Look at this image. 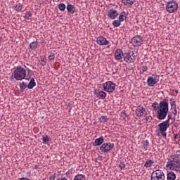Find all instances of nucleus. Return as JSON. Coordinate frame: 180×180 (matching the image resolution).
<instances>
[{
	"instance_id": "obj_25",
	"label": "nucleus",
	"mask_w": 180,
	"mask_h": 180,
	"mask_svg": "<svg viewBox=\"0 0 180 180\" xmlns=\"http://www.w3.org/2000/svg\"><path fill=\"white\" fill-rule=\"evenodd\" d=\"M98 96L99 99H105V98H106V93L103 91H101L98 92Z\"/></svg>"
},
{
	"instance_id": "obj_26",
	"label": "nucleus",
	"mask_w": 180,
	"mask_h": 180,
	"mask_svg": "<svg viewBox=\"0 0 180 180\" xmlns=\"http://www.w3.org/2000/svg\"><path fill=\"white\" fill-rule=\"evenodd\" d=\"M37 41H32V43L30 44V49L31 50H36L37 49Z\"/></svg>"
},
{
	"instance_id": "obj_2",
	"label": "nucleus",
	"mask_w": 180,
	"mask_h": 180,
	"mask_svg": "<svg viewBox=\"0 0 180 180\" xmlns=\"http://www.w3.org/2000/svg\"><path fill=\"white\" fill-rule=\"evenodd\" d=\"M172 160H169L167 163L166 167L172 171H179L180 169V155L176 154L171 157Z\"/></svg>"
},
{
	"instance_id": "obj_32",
	"label": "nucleus",
	"mask_w": 180,
	"mask_h": 180,
	"mask_svg": "<svg viewBox=\"0 0 180 180\" xmlns=\"http://www.w3.org/2000/svg\"><path fill=\"white\" fill-rule=\"evenodd\" d=\"M148 70V67L147 65H143L141 68V70L139 71L140 74H143V72H147V70Z\"/></svg>"
},
{
	"instance_id": "obj_37",
	"label": "nucleus",
	"mask_w": 180,
	"mask_h": 180,
	"mask_svg": "<svg viewBox=\"0 0 180 180\" xmlns=\"http://www.w3.org/2000/svg\"><path fill=\"white\" fill-rule=\"evenodd\" d=\"M46 64H47V59L43 58L42 60H41V65H42V67H44Z\"/></svg>"
},
{
	"instance_id": "obj_44",
	"label": "nucleus",
	"mask_w": 180,
	"mask_h": 180,
	"mask_svg": "<svg viewBox=\"0 0 180 180\" xmlns=\"http://www.w3.org/2000/svg\"><path fill=\"white\" fill-rule=\"evenodd\" d=\"M174 127H179V124H178V122H175V123H174Z\"/></svg>"
},
{
	"instance_id": "obj_20",
	"label": "nucleus",
	"mask_w": 180,
	"mask_h": 180,
	"mask_svg": "<svg viewBox=\"0 0 180 180\" xmlns=\"http://www.w3.org/2000/svg\"><path fill=\"white\" fill-rule=\"evenodd\" d=\"M67 11L69 13H75V7L72 4H68Z\"/></svg>"
},
{
	"instance_id": "obj_36",
	"label": "nucleus",
	"mask_w": 180,
	"mask_h": 180,
	"mask_svg": "<svg viewBox=\"0 0 180 180\" xmlns=\"http://www.w3.org/2000/svg\"><path fill=\"white\" fill-rule=\"evenodd\" d=\"M119 167L121 169H124L126 168V164H124V162H121Z\"/></svg>"
},
{
	"instance_id": "obj_31",
	"label": "nucleus",
	"mask_w": 180,
	"mask_h": 180,
	"mask_svg": "<svg viewBox=\"0 0 180 180\" xmlns=\"http://www.w3.org/2000/svg\"><path fill=\"white\" fill-rule=\"evenodd\" d=\"M49 61H53L56 58V53L51 52L48 57Z\"/></svg>"
},
{
	"instance_id": "obj_34",
	"label": "nucleus",
	"mask_w": 180,
	"mask_h": 180,
	"mask_svg": "<svg viewBox=\"0 0 180 180\" xmlns=\"http://www.w3.org/2000/svg\"><path fill=\"white\" fill-rule=\"evenodd\" d=\"M124 11L122 12L120 16H119V20H120L121 22H123L124 20V18H126V16L124 15Z\"/></svg>"
},
{
	"instance_id": "obj_38",
	"label": "nucleus",
	"mask_w": 180,
	"mask_h": 180,
	"mask_svg": "<svg viewBox=\"0 0 180 180\" xmlns=\"http://www.w3.org/2000/svg\"><path fill=\"white\" fill-rule=\"evenodd\" d=\"M170 105H171L172 109L176 108V103L175 101H171Z\"/></svg>"
},
{
	"instance_id": "obj_39",
	"label": "nucleus",
	"mask_w": 180,
	"mask_h": 180,
	"mask_svg": "<svg viewBox=\"0 0 180 180\" xmlns=\"http://www.w3.org/2000/svg\"><path fill=\"white\" fill-rule=\"evenodd\" d=\"M20 89H26V83L22 82L20 84Z\"/></svg>"
},
{
	"instance_id": "obj_13",
	"label": "nucleus",
	"mask_w": 180,
	"mask_h": 180,
	"mask_svg": "<svg viewBox=\"0 0 180 180\" xmlns=\"http://www.w3.org/2000/svg\"><path fill=\"white\" fill-rule=\"evenodd\" d=\"M108 16L110 18V19H116V18L119 16V13L115 9H110L108 12Z\"/></svg>"
},
{
	"instance_id": "obj_29",
	"label": "nucleus",
	"mask_w": 180,
	"mask_h": 180,
	"mask_svg": "<svg viewBox=\"0 0 180 180\" xmlns=\"http://www.w3.org/2000/svg\"><path fill=\"white\" fill-rule=\"evenodd\" d=\"M109 120V118H108V116L106 115H102L100 118L101 123H106Z\"/></svg>"
},
{
	"instance_id": "obj_33",
	"label": "nucleus",
	"mask_w": 180,
	"mask_h": 180,
	"mask_svg": "<svg viewBox=\"0 0 180 180\" xmlns=\"http://www.w3.org/2000/svg\"><path fill=\"white\" fill-rule=\"evenodd\" d=\"M32 11H27L25 13L24 18L25 19H27V20L30 19V18H32Z\"/></svg>"
},
{
	"instance_id": "obj_41",
	"label": "nucleus",
	"mask_w": 180,
	"mask_h": 180,
	"mask_svg": "<svg viewBox=\"0 0 180 180\" xmlns=\"http://www.w3.org/2000/svg\"><path fill=\"white\" fill-rule=\"evenodd\" d=\"M126 111H122V112H121V117H123V119H125V117H126Z\"/></svg>"
},
{
	"instance_id": "obj_5",
	"label": "nucleus",
	"mask_w": 180,
	"mask_h": 180,
	"mask_svg": "<svg viewBox=\"0 0 180 180\" xmlns=\"http://www.w3.org/2000/svg\"><path fill=\"white\" fill-rule=\"evenodd\" d=\"M151 180H165V174L162 170L157 169L151 174Z\"/></svg>"
},
{
	"instance_id": "obj_43",
	"label": "nucleus",
	"mask_w": 180,
	"mask_h": 180,
	"mask_svg": "<svg viewBox=\"0 0 180 180\" xmlns=\"http://www.w3.org/2000/svg\"><path fill=\"white\" fill-rule=\"evenodd\" d=\"M49 180H54V179H56V174H54L53 175L49 176Z\"/></svg>"
},
{
	"instance_id": "obj_3",
	"label": "nucleus",
	"mask_w": 180,
	"mask_h": 180,
	"mask_svg": "<svg viewBox=\"0 0 180 180\" xmlns=\"http://www.w3.org/2000/svg\"><path fill=\"white\" fill-rule=\"evenodd\" d=\"M13 77L16 81H22L26 78V70L22 66L14 68Z\"/></svg>"
},
{
	"instance_id": "obj_35",
	"label": "nucleus",
	"mask_w": 180,
	"mask_h": 180,
	"mask_svg": "<svg viewBox=\"0 0 180 180\" xmlns=\"http://www.w3.org/2000/svg\"><path fill=\"white\" fill-rule=\"evenodd\" d=\"M42 140H43L44 143L47 144V143H49V141H50V138H49L48 136H46L45 137L42 138Z\"/></svg>"
},
{
	"instance_id": "obj_28",
	"label": "nucleus",
	"mask_w": 180,
	"mask_h": 180,
	"mask_svg": "<svg viewBox=\"0 0 180 180\" xmlns=\"http://www.w3.org/2000/svg\"><path fill=\"white\" fill-rule=\"evenodd\" d=\"M74 180H85V175L77 174L74 177Z\"/></svg>"
},
{
	"instance_id": "obj_18",
	"label": "nucleus",
	"mask_w": 180,
	"mask_h": 180,
	"mask_svg": "<svg viewBox=\"0 0 180 180\" xmlns=\"http://www.w3.org/2000/svg\"><path fill=\"white\" fill-rule=\"evenodd\" d=\"M167 180H175L176 179V174L174 173V172H170L167 174Z\"/></svg>"
},
{
	"instance_id": "obj_47",
	"label": "nucleus",
	"mask_w": 180,
	"mask_h": 180,
	"mask_svg": "<svg viewBox=\"0 0 180 180\" xmlns=\"http://www.w3.org/2000/svg\"><path fill=\"white\" fill-rule=\"evenodd\" d=\"M27 71L28 73H30V69H27Z\"/></svg>"
},
{
	"instance_id": "obj_16",
	"label": "nucleus",
	"mask_w": 180,
	"mask_h": 180,
	"mask_svg": "<svg viewBox=\"0 0 180 180\" xmlns=\"http://www.w3.org/2000/svg\"><path fill=\"white\" fill-rule=\"evenodd\" d=\"M103 141H105V139L103 138V136L96 139L94 142L93 143V146L94 147H98V146H101V144H103Z\"/></svg>"
},
{
	"instance_id": "obj_11",
	"label": "nucleus",
	"mask_w": 180,
	"mask_h": 180,
	"mask_svg": "<svg viewBox=\"0 0 180 180\" xmlns=\"http://www.w3.org/2000/svg\"><path fill=\"white\" fill-rule=\"evenodd\" d=\"M96 43L99 46H108L109 44V41L103 37H98L96 38Z\"/></svg>"
},
{
	"instance_id": "obj_8",
	"label": "nucleus",
	"mask_w": 180,
	"mask_h": 180,
	"mask_svg": "<svg viewBox=\"0 0 180 180\" xmlns=\"http://www.w3.org/2000/svg\"><path fill=\"white\" fill-rule=\"evenodd\" d=\"M103 89L105 92L112 93L116 89V84L110 81L106 82L103 84Z\"/></svg>"
},
{
	"instance_id": "obj_22",
	"label": "nucleus",
	"mask_w": 180,
	"mask_h": 180,
	"mask_svg": "<svg viewBox=\"0 0 180 180\" xmlns=\"http://www.w3.org/2000/svg\"><path fill=\"white\" fill-rule=\"evenodd\" d=\"M22 8H23V6L20 3H16L14 5V9L17 12H20L22 11Z\"/></svg>"
},
{
	"instance_id": "obj_50",
	"label": "nucleus",
	"mask_w": 180,
	"mask_h": 180,
	"mask_svg": "<svg viewBox=\"0 0 180 180\" xmlns=\"http://www.w3.org/2000/svg\"><path fill=\"white\" fill-rule=\"evenodd\" d=\"M13 78V76H11V79H12Z\"/></svg>"
},
{
	"instance_id": "obj_14",
	"label": "nucleus",
	"mask_w": 180,
	"mask_h": 180,
	"mask_svg": "<svg viewBox=\"0 0 180 180\" xmlns=\"http://www.w3.org/2000/svg\"><path fill=\"white\" fill-rule=\"evenodd\" d=\"M124 57L123 51L120 49H117L115 52V58L116 60H122Z\"/></svg>"
},
{
	"instance_id": "obj_10",
	"label": "nucleus",
	"mask_w": 180,
	"mask_h": 180,
	"mask_svg": "<svg viewBox=\"0 0 180 180\" xmlns=\"http://www.w3.org/2000/svg\"><path fill=\"white\" fill-rule=\"evenodd\" d=\"M160 81V76L153 75V77H150L147 79L148 86H154L155 84H158Z\"/></svg>"
},
{
	"instance_id": "obj_42",
	"label": "nucleus",
	"mask_w": 180,
	"mask_h": 180,
	"mask_svg": "<svg viewBox=\"0 0 180 180\" xmlns=\"http://www.w3.org/2000/svg\"><path fill=\"white\" fill-rule=\"evenodd\" d=\"M173 111H172V113L173 115H174V117L176 116L177 113H178V111L176 110V108H173Z\"/></svg>"
},
{
	"instance_id": "obj_45",
	"label": "nucleus",
	"mask_w": 180,
	"mask_h": 180,
	"mask_svg": "<svg viewBox=\"0 0 180 180\" xmlns=\"http://www.w3.org/2000/svg\"><path fill=\"white\" fill-rule=\"evenodd\" d=\"M60 180H68V179H67V178H65V177H63Z\"/></svg>"
},
{
	"instance_id": "obj_15",
	"label": "nucleus",
	"mask_w": 180,
	"mask_h": 180,
	"mask_svg": "<svg viewBox=\"0 0 180 180\" xmlns=\"http://www.w3.org/2000/svg\"><path fill=\"white\" fill-rule=\"evenodd\" d=\"M124 61H126V63L130 64V63H134V58H131V56H130V53H125L124 56Z\"/></svg>"
},
{
	"instance_id": "obj_4",
	"label": "nucleus",
	"mask_w": 180,
	"mask_h": 180,
	"mask_svg": "<svg viewBox=\"0 0 180 180\" xmlns=\"http://www.w3.org/2000/svg\"><path fill=\"white\" fill-rule=\"evenodd\" d=\"M166 11L169 13H174L178 11V3L175 0H172L167 3Z\"/></svg>"
},
{
	"instance_id": "obj_49",
	"label": "nucleus",
	"mask_w": 180,
	"mask_h": 180,
	"mask_svg": "<svg viewBox=\"0 0 180 180\" xmlns=\"http://www.w3.org/2000/svg\"><path fill=\"white\" fill-rule=\"evenodd\" d=\"M177 136L178 135H174V139H176Z\"/></svg>"
},
{
	"instance_id": "obj_46",
	"label": "nucleus",
	"mask_w": 180,
	"mask_h": 180,
	"mask_svg": "<svg viewBox=\"0 0 180 180\" xmlns=\"http://www.w3.org/2000/svg\"><path fill=\"white\" fill-rule=\"evenodd\" d=\"M53 2H60V0H53Z\"/></svg>"
},
{
	"instance_id": "obj_24",
	"label": "nucleus",
	"mask_w": 180,
	"mask_h": 180,
	"mask_svg": "<svg viewBox=\"0 0 180 180\" xmlns=\"http://www.w3.org/2000/svg\"><path fill=\"white\" fill-rule=\"evenodd\" d=\"M169 120H172V123H174V122L176 120L175 117H172V114H168L167 120H165V122L169 124Z\"/></svg>"
},
{
	"instance_id": "obj_27",
	"label": "nucleus",
	"mask_w": 180,
	"mask_h": 180,
	"mask_svg": "<svg viewBox=\"0 0 180 180\" xmlns=\"http://www.w3.org/2000/svg\"><path fill=\"white\" fill-rule=\"evenodd\" d=\"M122 25V21L120 20H115L112 22V25L114 27H119Z\"/></svg>"
},
{
	"instance_id": "obj_1",
	"label": "nucleus",
	"mask_w": 180,
	"mask_h": 180,
	"mask_svg": "<svg viewBox=\"0 0 180 180\" xmlns=\"http://www.w3.org/2000/svg\"><path fill=\"white\" fill-rule=\"evenodd\" d=\"M152 108L153 110H158L156 117L159 120H164L169 112L168 100L167 99L160 101L159 104L157 102L153 103Z\"/></svg>"
},
{
	"instance_id": "obj_19",
	"label": "nucleus",
	"mask_w": 180,
	"mask_h": 180,
	"mask_svg": "<svg viewBox=\"0 0 180 180\" xmlns=\"http://www.w3.org/2000/svg\"><path fill=\"white\" fill-rule=\"evenodd\" d=\"M36 86V82L34 81V78H32L28 84V89H33Z\"/></svg>"
},
{
	"instance_id": "obj_30",
	"label": "nucleus",
	"mask_w": 180,
	"mask_h": 180,
	"mask_svg": "<svg viewBox=\"0 0 180 180\" xmlns=\"http://www.w3.org/2000/svg\"><path fill=\"white\" fill-rule=\"evenodd\" d=\"M65 4L64 3H61L58 4V9L61 11V12L65 11Z\"/></svg>"
},
{
	"instance_id": "obj_40",
	"label": "nucleus",
	"mask_w": 180,
	"mask_h": 180,
	"mask_svg": "<svg viewBox=\"0 0 180 180\" xmlns=\"http://www.w3.org/2000/svg\"><path fill=\"white\" fill-rule=\"evenodd\" d=\"M146 120L147 122L151 123V120H153V117H151V115L147 116L146 117Z\"/></svg>"
},
{
	"instance_id": "obj_21",
	"label": "nucleus",
	"mask_w": 180,
	"mask_h": 180,
	"mask_svg": "<svg viewBox=\"0 0 180 180\" xmlns=\"http://www.w3.org/2000/svg\"><path fill=\"white\" fill-rule=\"evenodd\" d=\"M153 164H154V160H149L145 162L143 167H145V168H151Z\"/></svg>"
},
{
	"instance_id": "obj_48",
	"label": "nucleus",
	"mask_w": 180,
	"mask_h": 180,
	"mask_svg": "<svg viewBox=\"0 0 180 180\" xmlns=\"http://www.w3.org/2000/svg\"><path fill=\"white\" fill-rule=\"evenodd\" d=\"M176 95H178V90H175Z\"/></svg>"
},
{
	"instance_id": "obj_9",
	"label": "nucleus",
	"mask_w": 180,
	"mask_h": 180,
	"mask_svg": "<svg viewBox=\"0 0 180 180\" xmlns=\"http://www.w3.org/2000/svg\"><path fill=\"white\" fill-rule=\"evenodd\" d=\"M114 147H115V143H112L110 142L104 143L100 147V151H101V153H109V151H110V150L114 148Z\"/></svg>"
},
{
	"instance_id": "obj_12",
	"label": "nucleus",
	"mask_w": 180,
	"mask_h": 180,
	"mask_svg": "<svg viewBox=\"0 0 180 180\" xmlns=\"http://www.w3.org/2000/svg\"><path fill=\"white\" fill-rule=\"evenodd\" d=\"M135 113L138 117H141V116H144V113H146V108L141 105H139L135 110Z\"/></svg>"
},
{
	"instance_id": "obj_23",
	"label": "nucleus",
	"mask_w": 180,
	"mask_h": 180,
	"mask_svg": "<svg viewBox=\"0 0 180 180\" xmlns=\"http://www.w3.org/2000/svg\"><path fill=\"white\" fill-rule=\"evenodd\" d=\"M148 147H150V143L148 142V140H145L143 142L142 148L144 150V151H147V150H148Z\"/></svg>"
},
{
	"instance_id": "obj_6",
	"label": "nucleus",
	"mask_w": 180,
	"mask_h": 180,
	"mask_svg": "<svg viewBox=\"0 0 180 180\" xmlns=\"http://www.w3.org/2000/svg\"><path fill=\"white\" fill-rule=\"evenodd\" d=\"M143 37L140 35H136L131 39V44L133 47H141L143 44Z\"/></svg>"
},
{
	"instance_id": "obj_7",
	"label": "nucleus",
	"mask_w": 180,
	"mask_h": 180,
	"mask_svg": "<svg viewBox=\"0 0 180 180\" xmlns=\"http://www.w3.org/2000/svg\"><path fill=\"white\" fill-rule=\"evenodd\" d=\"M158 127L162 136L163 137H167V132L165 131H167V129L169 127V124L167 122L164 121L158 124Z\"/></svg>"
},
{
	"instance_id": "obj_17",
	"label": "nucleus",
	"mask_w": 180,
	"mask_h": 180,
	"mask_svg": "<svg viewBox=\"0 0 180 180\" xmlns=\"http://www.w3.org/2000/svg\"><path fill=\"white\" fill-rule=\"evenodd\" d=\"M122 4L125 5V6L130 7L132 5H134V2H136V0H122Z\"/></svg>"
}]
</instances>
